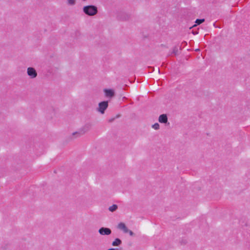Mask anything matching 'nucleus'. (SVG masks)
Here are the masks:
<instances>
[{
    "label": "nucleus",
    "instance_id": "1",
    "mask_svg": "<svg viewBox=\"0 0 250 250\" xmlns=\"http://www.w3.org/2000/svg\"><path fill=\"white\" fill-rule=\"evenodd\" d=\"M83 12L88 16H94L98 12L97 8L94 5L85 6L83 8Z\"/></svg>",
    "mask_w": 250,
    "mask_h": 250
},
{
    "label": "nucleus",
    "instance_id": "2",
    "mask_svg": "<svg viewBox=\"0 0 250 250\" xmlns=\"http://www.w3.org/2000/svg\"><path fill=\"white\" fill-rule=\"evenodd\" d=\"M108 102L107 101H103L100 102L99 104V107L98 108V111H99L101 113L104 114V113L105 110L108 107Z\"/></svg>",
    "mask_w": 250,
    "mask_h": 250
},
{
    "label": "nucleus",
    "instance_id": "3",
    "mask_svg": "<svg viewBox=\"0 0 250 250\" xmlns=\"http://www.w3.org/2000/svg\"><path fill=\"white\" fill-rule=\"evenodd\" d=\"M90 128V125L89 124H86L83 128L81 129L80 131L79 132H75L73 133V135H74L75 134H79L80 135L83 134L86 132L88 131Z\"/></svg>",
    "mask_w": 250,
    "mask_h": 250
},
{
    "label": "nucleus",
    "instance_id": "4",
    "mask_svg": "<svg viewBox=\"0 0 250 250\" xmlns=\"http://www.w3.org/2000/svg\"><path fill=\"white\" fill-rule=\"evenodd\" d=\"M98 232L102 235H108L111 233V230L110 229L104 227L101 228L99 229Z\"/></svg>",
    "mask_w": 250,
    "mask_h": 250
},
{
    "label": "nucleus",
    "instance_id": "5",
    "mask_svg": "<svg viewBox=\"0 0 250 250\" xmlns=\"http://www.w3.org/2000/svg\"><path fill=\"white\" fill-rule=\"evenodd\" d=\"M27 73L30 78L33 79L37 77V73L36 70L33 67H28L27 68Z\"/></svg>",
    "mask_w": 250,
    "mask_h": 250
},
{
    "label": "nucleus",
    "instance_id": "6",
    "mask_svg": "<svg viewBox=\"0 0 250 250\" xmlns=\"http://www.w3.org/2000/svg\"><path fill=\"white\" fill-rule=\"evenodd\" d=\"M158 121L160 123L169 125V123H168L167 115L165 114L160 115L159 117Z\"/></svg>",
    "mask_w": 250,
    "mask_h": 250
},
{
    "label": "nucleus",
    "instance_id": "7",
    "mask_svg": "<svg viewBox=\"0 0 250 250\" xmlns=\"http://www.w3.org/2000/svg\"><path fill=\"white\" fill-rule=\"evenodd\" d=\"M117 228L120 230H122L124 233H126L128 231V229L127 227L125 226V223L121 222L118 224L117 226Z\"/></svg>",
    "mask_w": 250,
    "mask_h": 250
},
{
    "label": "nucleus",
    "instance_id": "8",
    "mask_svg": "<svg viewBox=\"0 0 250 250\" xmlns=\"http://www.w3.org/2000/svg\"><path fill=\"white\" fill-rule=\"evenodd\" d=\"M104 92L107 97L111 98L114 96V91L112 89H104Z\"/></svg>",
    "mask_w": 250,
    "mask_h": 250
},
{
    "label": "nucleus",
    "instance_id": "9",
    "mask_svg": "<svg viewBox=\"0 0 250 250\" xmlns=\"http://www.w3.org/2000/svg\"><path fill=\"white\" fill-rule=\"evenodd\" d=\"M122 244V241L119 238H116L114 241L112 242V245L113 246H119Z\"/></svg>",
    "mask_w": 250,
    "mask_h": 250
},
{
    "label": "nucleus",
    "instance_id": "10",
    "mask_svg": "<svg viewBox=\"0 0 250 250\" xmlns=\"http://www.w3.org/2000/svg\"><path fill=\"white\" fill-rule=\"evenodd\" d=\"M118 208V206L117 205L114 204L112 206L109 207L108 209L111 212H113L115 211Z\"/></svg>",
    "mask_w": 250,
    "mask_h": 250
},
{
    "label": "nucleus",
    "instance_id": "11",
    "mask_svg": "<svg viewBox=\"0 0 250 250\" xmlns=\"http://www.w3.org/2000/svg\"><path fill=\"white\" fill-rule=\"evenodd\" d=\"M205 19H197L195 21L196 24H194L193 27L196 26L197 25H199L204 22Z\"/></svg>",
    "mask_w": 250,
    "mask_h": 250
},
{
    "label": "nucleus",
    "instance_id": "12",
    "mask_svg": "<svg viewBox=\"0 0 250 250\" xmlns=\"http://www.w3.org/2000/svg\"><path fill=\"white\" fill-rule=\"evenodd\" d=\"M178 53V47L177 46H175L172 48V52L171 54H174L176 55Z\"/></svg>",
    "mask_w": 250,
    "mask_h": 250
},
{
    "label": "nucleus",
    "instance_id": "13",
    "mask_svg": "<svg viewBox=\"0 0 250 250\" xmlns=\"http://www.w3.org/2000/svg\"><path fill=\"white\" fill-rule=\"evenodd\" d=\"M76 0H67V3L69 5H74L75 4Z\"/></svg>",
    "mask_w": 250,
    "mask_h": 250
},
{
    "label": "nucleus",
    "instance_id": "14",
    "mask_svg": "<svg viewBox=\"0 0 250 250\" xmlns=\"http://www.w3.org/2000/svg\"><path fill=\"white\" fill-rule=\"evenodd\" d=\"M152 127L155 130H158L160 128L159 124L158 123H155L152 125Z\"/></svg>",
    "mask_w": 250,
    "mask_h": 250
},
{
    "label": "nucleus",
    "instance_id": "15",
    "mask_svg": "<svg viewBox=\"0 0 250 250\" xmlns=\"http://www.w3.org/2000/svg\"><path fill=\"white\" fill-rule=\"evenodd\" d=\"M127 233H129V235L130 236H133L134 235V233L132 231L130 230H129L128 229V231Z\"/></svg>",
    "mask_w": 250,
    "mask_h": 250
},
{
    "label": "nucleus",
    "instance_id": "16",
    "mask_svg": "<svg viewBox=\"0 0 250 250\" xmlns=\"http://www.w3.org/2000/svg\"><path fill=\"white\" fill-rule=\"evenodd\" d=\"M119 18L120 19H121V20H125L126 19V18H121V17H120L119 16Z\"/></svg>",
    "mask_w": 250,
    "mask_h": 250
}]
</instances>
